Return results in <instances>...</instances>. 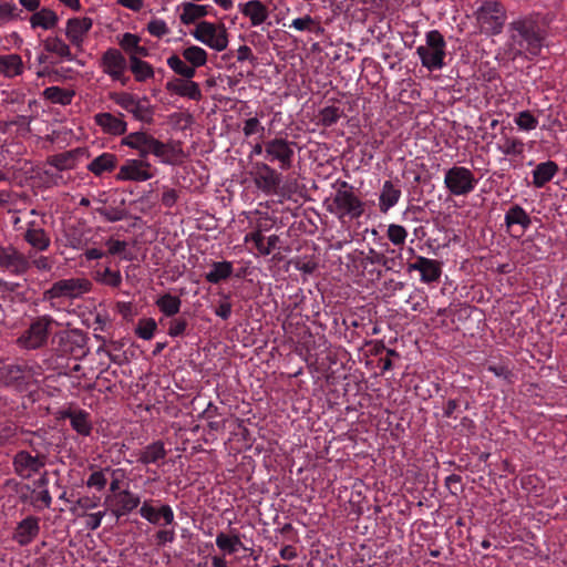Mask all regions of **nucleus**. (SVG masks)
<instances>
[{"mask_svg": "<svg viewBox=\"0 0 567 567\" xmlns=\"http://www.w3.org/2000/svg\"><path fill=\"white\" fill-rule=\"evenodd\" d=\"M446 42L443 34L437 30L426 33L425 45H420L416 53L421 63L429 71L441 70L444 65Z\"/></svg>", "mask_w": 567, "mask_h": 567, "instance_id": "obj_1", "label": "nucleus"}, {"mask_svg": "<svg viewBox=\"0 0 567 567\" xmlns=\"http://www.w3.org/2000/svg\"><path fill=\"white\" fill-rule=\"evenodd\" d=\"M52 342H56V351L62 355H72L83 360L90 353L89 336L81 329H69L54 334Z\"/></svg>", "mask_w": 567, "mask_h": 567, "instance_id": "obj_2", "label": "nucleus"}, {"mask_svg": "<svg viewBox=\"0 0 567 567\" xmlns=\"http://www.w3.org/2000/svg\"><path fill=\"white\" fill-rule=\"evenodd\" d=\"M192 34L196 40L216 51H224L228 45V33L224 23L200 21Z\"/></svg>", "mask_w": 567, "mask_h": 567, "instance_id": "obj_3", "label": "nucleus"}, {"mask_svg": "<svg viewBox=\"0 0 567 567\" xmlns=\"http://www.w3.org/2000/svg\"><path fill=\"white\" fill-rule=\"evenodd\" d=\"M52 323H55V320L50 316L38 317L18 338V343L29 350L42 348L47 343Z\"/></svg>", "mask_w": 567, "mask_h": 567, "instance_id": "obj_4", "label": "nucleus"}, {"mask_svg": "<svg viewBox=\"0 0 567 567\" xmlns=\"http://www.w3.org/2000/svg\"><path fill=\"white\" fill-rule=\"evenodd\" d=\"M297 142L288 141L284 137H275L265 142L266 158L270 162H278L279 167L288 171L292 167L295 148Z\"/></svg>", "mask_w": 567, "mask_h": 567, "instance_id": "obj_5", "label": "nucleus"}, {"mask_svg": "<svg viewBox=\"0 0 567 567\" xmlns=\"http://www.w3.org/2000/svg\"><path fill=\"white\" fill-rule=\"evenodd\" d=\"M476 183L474 174L463 166L451 167L444 177L445 187L455 196L467 195L474 189Z\"/></svg>", "mask_w": 567, "mask_h": 567, "instance_id": "obj_6", "label": "nucleus"}, {"mask_svg": "<svg viewBox=\"0 0 567 567\" xmlns=\"http://www.w3.org/2000/svg\"><path fill=\"white\" fill-rule=\"evenodd\" d=\"M327 209L337 214L339 218L349 216L351 219H358L364 213V203L354 193L336 192Z\"/></svg>", "mask_w": 567, "mask_h": 567, "instance_id": "obj_7", "label": "nucleus"}, {"mask_svg": "<svg viewBox=\"0 0 567 567\" xmlns=\"http://www.w3.org/2000/svg\"><path fill=\"white\" fill-rule=\"evenodd\" d=\"M91 287V281L84 278L62 279L54 282L52 287L44 292V299L60 297L76 298L89 291Z\"/></svg>", "mask_w": 567, "mask_h": 567, "instance_id": "obj_8", "label": "nucleus"}, {"mask_svg": "<svg viewBox=\"0 0 567 567\" xmlns=\"http://www.w3.org/2000/svg\"><path fill=\"white\" fill-rule=\"evenodd\" d=\"M32 368L27 364H6L0 368V380L6 386L14 388L19 392L28 390Z\"/></svg>", "mask_w": 567, "mask_h": 567, "instance_id": "obj_9", "label": "nucleus"}, {"mask_svg": "<svg viewBox=\"0 0 567 567\" xmlns=\"http://www.w3.org/2000/svg\"><path fill=\"white\" fill-rule=\"evenodd\" d=\"M47 463L45 454H37L32 456L28 451L21 450L13 456L12 465L14 473L23 480L32 476V473H38Z\"/></svg>", "mask_w": 567, "mask_h": 567, "instance_id": "obj_10", "label": "nucleus"}, {"mask_svg": "<svg viewBox=\"0 0 567 567\" xmlns=\"http://www.w3.org/2000/svg\"><path fill=\"white\" fill-rule=\"evenodd\" d=\"M255 184L265 193H276L279 188L282 176L267 163H256Z\"/></svg>", "mask_w": 567, "mask_h": 567, "instance_id": "obj_11", "label": "nucleus"}, {"mask_svg": "<svg viewBox=\"0 0 567 567\" xmlns=\"http://www.w3.org/2000/svg\"><path fill=\"white\" fill-rule=\"evenodd\" d=\"M30 266L28 258L14 247H0V267L9 269L16 275H23Z\"/></svg>", "mask_w": 567, "mask_h": 567, "instance_id": "obj_12", "label": "nucleus"}, {"mask_svg": "<svg viewBox=\"0 0 567 567\" xmlns=\"http://www.w3.org/2000/svg\"><path fill=\"white\" fill-rule=\"evenodd\" d=\"M151 164L142 159H128L126 164L122 165L115 178L117 181H134L143 182L153 177V174L147 171Z\"/></svg>", "mask_w": 567, "mask_h": 567, "instance_id": "obj_13", "label": "nucleus"}, {"mask_svg": "<svg viewBox=\"0 0 567 567\" xmlns=\"http://www.w3.org/2000/svg\"><path fill=\"white\" fill-rule=\"evenodd\" d=\"M40 533V518L29 515L18 523L14 528L12 539L20 546H27L32 543Z\"/></svg>", "mask_w": 567, "mask_h": 567, "instance_id": "obj_14", "label": "nucleus"}, {"mask_svg": "<svg viewBox=\"0 0 567 567\" xmlns=\"http://www.w3.org/2000/svg\"><path fill=\"white\" fill-rule=\"evenodd\" d=\"M101 68L111 78H120L127 69V61L120 50L110 48L101 56Z\"/></svg>", "mask_w": 567, "mask_h": 567, "instance_id": "obj_15", "label": "nucleus"}, {"mask_svg": "<svg viewBox=\"0 0 567 567\" xmlns=\"http://www.w3.org/2000/svg\"><path fill=\"white\" fill-rule=\"evenodd\" d=\"M165 89L173 94L188 97L193 101L198 102L203 99L199 84L192 79L174 78L166 83Z\"/></svg>", "mask_w": 567, "mask_h": 567, "instance_id": "obj_16", "label": "nucleus"}, {"mask_svg": "<svg viewBox=\"0 0 567 567\" xmlns=\"http://www.w3.org/2000/svg\"><path fill=\"white\" fill-rule=\"evenodd\" d=\"M140 514L153 525H171L174 522V512L168 504L156 508L145 501L140 508Z\"/></svg>", "mask_w": 567, "mask_h": 567, "instance_id": "obj_17", "label": "nucleus"}, {"mask_svg": "<svg viewBox=\"0 0 567 567\" xmlns=\"http://www.w3.org/2000/svg\"><path fill=\"white\" fill-rule=\"evenodd\" d=\"M408 272L417 270L421 274V280L424 282H434L441 277V265L437 260L425 257H417L415 262L408 265Z\"/></svg>", "mask_w": 567, "mask_h": 567, "instance_id": "obj_18", "label": "nucleus"}, {"mask_svg": "<svg viewBox=\"0 0 567 567\" xmlns=\"http://www.w3.org/2000/svg\"><path fill=\"white\" fill-rule=\"evenodd\" d=\"M61 419H69L72 429L80 435L87 436L92 431L90 414L81 409H66L60 412Z\"/></svg>", "mask_w": 567, "mask_h": 567, "instance_id": "obj_19", "label": "nucleus"}, {"mask_svg": "<svg viewBox=\"0 0 567 567\" xmlns=\"http://www.w3.org/2000/svg\"><path fill=\"white\" fill-rule=\"evenodd\" d=\"M81 155L89 156L87 150L84 147H78L64 153L51 155L47 158V164L59 171L71 169L75 166V162Z\"/></svg>", "mask_w": 567, "mask_h": 567, "instance_id": "obj_20", "label": "nucleus"}, {"mask_svg": "<svg viewBox=\"0 0 567 567\" xmlns=\"http://www.w3.org/2000/svg\"><path fill=\"white\" fill-rule=\"evenodd\" d=\"M95 123L103 132L110 135H123L126 133L127 123L111 113H99L94 116Z\"/></svg>", "mask_w": 567, "mask_h": 567, "instance_id": "obj_21", "label": "nucleus"}, {"mask_svg": "<svg viewBox=\"0 0 567 567\" xmlns=\"http://www.w3.org/2000/svg\"><path fill=\"white\" fill-rule=\"evenodd\" d=\"M368 264L382 265L386 271L400 272L402 262L398 261L395 257H386L384 254L377 252L370 248L369 254L362 258L361 265L367 268Z\"/></svg>", "mask_w": 567, "mask_h": 567, "instance_id": "obj_22", "label": "nucleus"}, {"mask_svg": "<svg viewBox=\"0 0 567 567\" xmlns=\"http://www.w3.org/2000/svg\"><path fill=\"white\" fill-rule=\"evenodd\" d=\"M117 157L112 153H103L95 157L87 166V171L95 176H102L104 173L113 172L117 166Z\"/></svg>", "mask_w": 567, "mask_h": 567, "instance_id": "obj_23", "label": "nucleus"}, {"mask_svg": "<svg viewBox=\"0 0 567 567\" xmlns=\"http://www.w3.org/2000/svg\"><path fill=\"white\" fill-rule=\"evenodd\" d=\"M559 167L556 162L547 161L538 164L533 171V185L537 188L544 187L557 174Z\"/></svg>", "mask_w": 567, "mask_h": 567, "instance_id": "obj_24", "label": "nucleus"}, {"mask_svg": "<svg viewBox=\"0 0 567 567\" xmlns=\"http://www.w3.org/2000/svg\"><path fill=\"white\" fill-rule=\"evenodd\" d=\"M241 13L250 19L251 25L264 23L268 16L267 7L259 0H250L241 7Z\"/></svg>", "mask_w": 567, "mask_h": 567, "instance_id": "obj_25", "label": "nucleus"}, {"mask_svg": "<svg viewBox=\"0 0 567 567\" xmlns=\"http://www.w3.org/2000/svg\"><path fill=\"white\" fill-rule=\"evenodd\" d=\"M511 27L517 32V34H513L512 39L520 48H523L524 42L539 29L538 23L532 19L515 21Z\"/></svg>", "mask_w": 567, "mask_h": 567, "instance_id": "obj_26", "label": "nucleus"}, {"mask_svg": "<svg viewBox=\"0 0 567 567\" xmlns=\"http://www.w3.org/2000/svg\"><path fill=\"white\" fill-rule=\"evenodd\" d=\"M401 197V189L396 188L391 181H385L379 197V209L385 214Z\"/></svg>", "mask_w": 567, "mask_h": 567, "instance_id": "obj_27", "label": "nucleus"}, {"mask_svg": "<svg viewBox=\"0 0 567 567\" xmlns=\"http://www.w3.org/2000/svg\"><path fill=\"white\" fill-rule=\"evenodd\" d=\"M117 507L112 511V513L118 518L122 515H125L133 509H135L140 503L141 498L138 495L131 493L128 489H124L117 493Z\"/></svg>", "mask_w": 567, "mask_h": 567, "instance_id": "obj_28", "label": "nucleus"}, {"mask_svg": "<svg viewBox=\"0 0 567 567\" xmlns=\"http://www.w3.org/2000/svg\"><path fill=\"white\" fill-rule=\"evenodd\" d=\"M58 22V14L49 8H42L39 11H34L30 17V23L33 29L42 28L44 30H50L55 28Z\"/></svg>", "mask_w": 567, "mask_h": 567, "instance_id": "obj_29", "label": "nucleus"}, {"mask_svg": "<svg viewBox=\"0 0 567 567\" xmlns=\"http://www.w3.org/2000/svg\"><path fill=\"white\" fill-rule=\"evenodd\" d=\"M23 62L19 54L0 55V74L7 78H13L22 74Z\"/></svg>", "mask_w": 567, "mask_h": 567, "instance_id": "obj_30", "label": "nucleus"}, {"mask_svg": "<svg viewBox=\"0 0 567 567\" xmlns=\"http://www.w3.org/2000/svg\"><path fill=\"white\" fill-rule=\"evenodd\" d=\"M505 224L508 228L514 225H519L522 227V231L517 237L522 236L524 230L527 229L532 224L530 216L519 206H512L505 215Z\"/></svg>", "mask_w": 567, "mask_h": 567, "instance_id": "obj_31", "label": "nucleus"}, {"mask_svg": "<svg viewBox=\"0 0 567 567\" xmlns=\"http://www.w3.org/2000/svg\"><path fill=\"white\" fill-rule=\"evenodd\" d=\"M233 270L230 261H214L210 271L205 275V279L209 284L217 285L228 279L233 275Z\"/></svg>", "mask_w": 567, "mask_h": 567, "instance_id": "obj_32", "label": "nucleus"}, {"mask_svg": "<svg viewBox=\"0 0 567 567\" xmlns=\"http://www.w3.org/2000/svg\"><path fill=\"white\" fill-rule=\"evenodd\" d=\"M141 38L137 34H133L130 32H126L123 34V38L120 41V47L123 49L125 53H127L130 56H148L150 51L146 47L140 45Z\"/></svg>", "mask_w": 567, "mask_h": 567, "instance_id": "obj_33", "label": "nucleus"}, {"mask_svg": "<svg viewBox=\"0 0 567 567\" xmlns=\"http://www.w3.org/2000/svg\"><path fill=\"white\" fill-rule=\"evenodd\" d=\"M166 450L164 443L162 441H156L147 445L138 456V462L142 464L156 463L159 460H164L166 457Z\"/></svg>", "mask_w": 567, "mask_h": 567, "instance_id": "obj_34", "label": "nucleus"}, {"mask_svg": "<svg viewBox=\"0 0 567 567\" xmlns=\"http://www.w3.org/2000/svg\"><path fill=\"white\" fill-rule=\"evenodd\" d=\"M155 305L165 317L172 318L179 313L182 300L178 296L164 293L155 301Z\"/></svg>", "mask_w": 567, "mask_h": 567, "instance_id": "obj_35", "label": "nucleus"}, {"mask_svg": "<svg viewBox=\"0 0 567 567\" xmlns=\"http://www.w3.org/2000/svg\"><path fill=\"white\" fill-rule=\"evenodd\" d=\"M130 70L137 82H144L155 74L153 66L148 62L135 55L130 56Z\"/></svg>", "mask_w": 567, "mask_h": 567, "instance_id": "obj_36", "label": "nucleus"}, {"mask_svg": "<svg viewBox=\"0 0 567 567\" xmlns=\"http://www.w3.org/2000/svg\"><path fill=\"white\" fill-rule=\"evenodd\" d=\"M208 14V7L203 4H196L194 2L183 3V13L181 14V21L184 24L195 23L198 19L204 18Z\"/></svg>", "mask_w": 567, "mask_h": 567, "instance_id": "obj_37", "label": "nucleus"}, {"mask_svg": "<svg viewBox=\"0 0 567 567\" xmlns=\"http://www.w3.org/2000/svg\"><path fill=\"white\" fill-rule=\"evenodd\" d=\"M148 102L147 96H143L141 99H135V104L131 107L130 113L137 121H141L146 124H152L154 122V107L151 105H144L143 103Z\"/></svg>", "mask_w": 567, "mask_h": 567, "instance_id": "obj_38", "label": "nucleus"}, {"mask_svg": "<svg viewBox=\"0 0 567 567\" xmlns=\"http://www.w3.org/2000/svg\"><path fill=\"white\" fill-rule=\"evenodd\" d=\"M43 96L54 104L69 105L72 102L75 92L73 90L62 89L60 86H50L43 91Z\"/></svg>", "mask_w": 567, "mask_h": 567, "instance_id": "obj_39", "label": "nucleus"}, {"mask_svg": "<svg viewBox=\"0 0 567 567\" xmlns=\"http://www.w3.org/2000/svg\"><path fill=\"white\" fill-rule=\"evenodd\" d=\"M43 47L47 52L55 53L62 59H66L69 61L74 59L70 47L59 37H48L43 41Z\"/></svg>", "mask_w": 567, "mask_h": 567, "instance_id": "obj_40", "label": "nucleus"}, {"mask_svg": "<svg viewBox=\"0 0 567 567\" xmlns=\"http://www.w3.org/2000/svg\"><path fill=\"white\" fill-rule=\"evenodd\" d=\"M481 19H492L501 28L504 23L503 6L496 1H487L480 9Z\"/></svg>", "mask_w": 567, "mask_h": 567, "instance_id": "obj_41", "label": "nucleus"}, {"mask_svg": "<svg viewBox=\"0 0 567 567\" xmlns=\"http://www.w3.org/2000/svg\"><path fill=\"white\" fill-rule=\"evenodd\" d=\"M24 240L38 250H45L50 245V238L42 228H28L23 236Z\"/></svg>", "mask_w": 567, "mask_h": 567, "instance_id": "obj_42", "label": "nucleus"}, {"mask_svg": "<svg viewBox=\"0 0 567 567\" xmlns=\"http://www.w3.org/2000/svg\"><path fill=\"white\" fill-rule=\"evenodd\" d=\"M93 20L87 17L71 18L66 22L65 33L83 37L91 30Z\"/></svg>", "mask_w": 567, "mask_h": 567, "instance_id": "obj_43", "label": "nucleus"}, {"mask_svg": "<svg viewBox=\"0 0 567 567\" xmlns=\"http://www.w3.org/2000/svg\"><path fill=\"white\" fill-rule=\"evenodd\" d=\"M183 58L196 70L207 62L206 51L197 45H192L183 50Z\"/></svg>", "mask_w": 567, "mask_h": 567, "instance_id": "obj_44", "label": "nucleus"}, {"mask_svg": "<svg viewBox=\"0 0 567 567\" xmlns=\"http://www.w3.org/2000/svg\"><path fill=\"white\" fill-rule=\"evenodd\" d=\"M167 65L179 76L181 79H193L196 74V70L192 65H187L177 54H173L167 59Z\"/></svg>", "mask_w": 567, "mask_h": 567, "instance_id": "obj_45", "label": "nucleus"}, {"mask_svg": "<svg viewBox=\"0 0 567 567\" xmlns=\"http://www.w3.org/2000/svg\"><path fill=\"white\" fill-rule=\"evenodd\" d=\"M217 547L227 553L234 554L238 550L239 546H243L239 535L229 536L225 533H219L216 537Z\"/></svg>", "mask_w": 567, "mask_h": 567, "instance_id": "obj_46", "label": "nucleus"}, {"mask_svg": "<svg viewBox=\"0 0 567 567\" xmlns=\"http://www.w3.org/2000/svg\"><path fill=\"white\" fill-rule=\"evenodd\" d=\"M344 113L337 106L330 105L319 111V122L322 126L329 127L336 124Z\"/></svg>", "mask_w": 567, "mask_h": 567, "instance_id": "obj_47", "label": "nucleus"}, {"mask_svg": "<svg viewBox=\"0 0 567 567\" xmlns=\"http://www.w3.org/2000/svg\"><path fill=\"white\" fill-rule=\"evenodd\" d=\"M167 146L166 155L163 158V163L175 165L182 162V158L185 157V153L182 148L181 141H171L165 143Z\"/></svg>", "mask_w": 567, "mask_h": 567, "instance_id": "obj_48", "label": "nucleus"}, {"mask_svg": "<svg viewBox=\"0 0 567 567\" xmlns=\"http://www.w3.org/2000/svg\"><path fill=\"white\" fill-rule=\"evenodd\" d=\"M157 329V323L153 318L141 319L135 328V333L143 340H151Z\"/></svg>", "mask_w": 567, "mask_h": 567, "instance_id": "obj_49", "label": "nucleus"}, {"mask_svg": "<svg viewBox=\"0 0 567 567\" xmlns=\"http://www.w3.org/2000/svg\"><path fill=\"white\" fill-rule=\"evenodd\" d=\"M148 135L150 134H147V133H145L143 131L133 132V133L128 134L127 136H125L121 141V144L125 145V146H128L132 150H140L141 146H145L146 145Z\"/></svg>", "mask_w": 567, "mask_h": 567, "instance_id": "obj_50", "label": "nucleus"}, {"mask_svg": "<svg viewBox=\"0 0 567 567\" xmlns=\"http://www.w3.org/2000/svg\"><path fill=\"white\" fill-rule=\"evenodd\" d=\"M109 99L130 113L131 107L135 104L136 96L127 92H111Z\"/></svg>", "mask_w": 567, "mask_h": 567, "instance_id": "obj_51", "label": "nucleus"}, {"mask_svg": "<svg viewBox=\"0 0 567 567\" xmlns=\"http://www.w3.org/2000/svg\"><path fill=\"white\" fill-rule=\"evenodd\" d=\"M187 327L188 320L184 316L173 318L168 322L167 334L173 338L183 336L185 334Z\"/></svg>", "mask_w": 567, "mask_h": 567, "instance_id": "obj_52", "label": "nucleus"}, {"mask_svg": "<svg viewBox=\"0 0 567 567\" xmlns=\"http://www.w3.org/2000/svg\"><path fill=\"white\" fill-rule=\"evenodd\" d=\"M386 235H388L389 240L393 245L400 246V245H403L405 243V238L408 236V233H406V230H405V228L403 226L391 224L388 227Z\"/></svg>", "mask_w": 567, "mask_h": 567, "instance_id": "obj_53", "label": "nucleus"}, {"mask_svg": "<svg viewBox=\"0 0 567 567\" xmlns=\"http://www.w3.org/2000/svg\"><path fill=\"white\" fill-rule=\"evenodd\" d=\"M543 47V37L539 33V29L529 37L525 42L523 49H525L529 54L536 56L540 53Z\"/></svg>", "mask_w": 567, "mask_h": 567, "instance_id": "obj_54", "label": "nucleus"}, {"mask_svg": "<svg viewBox=\"0 0 567 567\" xmlns=\"http://www.w3.org/2000/svg\"><path fill=\"white\" fill-rule=\"evenodd\" d=\"M96 212L102 216L104 217L107 221L110 223H115V221H118L123 218H126L128 216V212L125 210V209H118V208H105V207H100L96 209Z\"/></svg>", "mask_w": 567, "mask_h": 567, "instance_id": "obj_55", "label": "nucleus"}, {"mask_svg": "<svg viewBox=\"0 0 567 567\" xmlns=\"http://www.w3.org/2000/svg\"><path fill=\"white\" fill-rule=\"evenodd\" d=\"M265 239L266 237L260 229H257L246 236V241H254L259 254L267 256L269 255V246H266Z\"/></svg>", "mask_w": 567, "mask_h": 567, "instance_id": "obj_56", "label": "nucleus"}, {"mask_svg": "<svg viewBox=\"0 0 567 567\" xmlns=\"http://www.w3.org/2000/svg\"><path fill=\"white\" fill-rule=\"evenodd\" d=\"M537 123V118L529 111H523L516 117V124L525 131L534 130Z\"/></svg>", "mask_w": 567, "mask_h": 567, "instance_id": "obj_57", "label": "nucleus"}, {"mask_svg": "<svg viewBox=\"0 0 567 567\" xmlns=\"http://www.w3.org/2000/svg\"><path fill=\"white\" fill-rule=\"evenodd\" d=\"M100 501H101V497H99V496H93V497L83 496V497H80L79 499H76L74 502V506L71 507L70 509L72 513H75L78 507H80L84 511L92 509L99 505Z\"/></svg>", "mask_w": 567, "mask_h": 567, "instance_id": "obj_58", "label": "nucleus"}, {"mask_svg": "<svg viewBox=\"0 0 567 567\" xmlns=\"http://www.w3.org/2000/svg\"><path fill=\"white\" fill-rule=\"evenodd\" d=\"M150 148V153L154 154L156 157H161L162 159L166 155L167 146L165 143L156 140L152 135H148L146 145Z\"/></svg>", "mask_w": 567, "mask_h": 567, "instance_id": "obj_59", "label": "nucleus"}, {"mask_svg": "<svg viewBox=\"0 0 567 567\" xmlns=\"http://www.w3.org/2000/svg\"><path fill=\"white\" fill-rule=\"evenodd\" d=\"M34 504H31L34 508H50L52 504V497L48 489H42L40 492L35 491L33 494Z\"/></svg>", "mask_w": 567, "mask_h": 567, "instance_id": "obj_60", "label": "nucleus"}, {"mask_svg": "<svg viewBox=\"0 0 567 567\" xmlns=\"http://www.w3.org/2000/svg\"><path fill=\"white\" fill-rule=\"evenodd\" d=\"M505 155H518L523 152V142L519 140L506 138L505 143L499 146Z\"/></svg>", "mask_w": 567, "mask_h": 567, "instance_id": "obj_61", "label": "nucleus"}, {"mask_svg": "<svg viewBox=\"0 0 567 567\" xmlns=\"http://www.w3.org/2000/svg\"><path fill=\"white\" fill-rule=\"evenodd\" d=\"M154 539L158 548L164 547L167 543L175 540V532L174 529H159L155 533Z\"/></svg>", "mask_w": 567, "mask_h": 567, "instance_id": "obj_62", "label": "nucleus"}, {"mask_svg": "<svg viewBox=\"0 0 567 567\" xmlns=\"http://www.w3.org/2000/svg\"><path fill=\"white\" fill-rule=\"evenodd\" d=\"M147 31L157 38H162L169 32L163 20H152L147 24Z\"/></svg>", "mask_w": 567, "mask_h": 567, "instance_id": "obj_63", "label": "nucleus"}, {"mask_svg": "<svg viewBox=\"0 0 567 567\" xmlns=\"http://www.w3.org/2000/svg\"><path fill=\"white\" fill-rule=\"evenodd\" d=\"M107 483L103 471L93 472L86 481L87 487H96L99 491L103 489Z\"/></svg>", "mask_w": 567, "mask_h": 567, "instance_id": "obj_64", "label": "nucleus"}]
</instances>
